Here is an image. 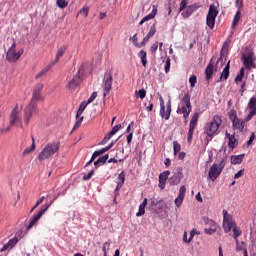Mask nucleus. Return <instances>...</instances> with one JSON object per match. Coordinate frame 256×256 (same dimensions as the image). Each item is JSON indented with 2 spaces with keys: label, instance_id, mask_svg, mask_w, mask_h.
Instances as JSON below:
<instances>
[{
  "label": "nucleus",
  "instance_id": "obj_24",
  "mask_svg": "<svg viewBox=\"0 0 256 256\" xmlns=\"http://www.w3.org/2000/svg\"><path fill=\"white\" fill-rule=\"evenodd\" d=\"M19 243V239L17 238H12L8 241V243L4 244L3 247L1 248V251H7V249H13Z\"/></svg>",
  "mask_w": 256,
  "mask_h": 256
},
{
  "label": "nucleus",
  "instance_id": "obj_14",
  "mask_svg": "<svg viewBox=\"0 0 256 256\" xmlns=\"http://www.w3.org/2000/svg\"><path fill=\"white\" fill-rule=\"evenodd\" d=\"M160 117H162V119H165V121H169L171 117V100L167 102L166 110L165 106L160 107Z\"/></svg>",
  "mask_w": 256,
  "mask_h": 256
},
{
  "label": "nucleus",
  "instance_id": "obj_29",
  "mask_svg": "<svg viewBox=\"0 0 256 256\" xmlns=\"http://www.w3.org/2000/svg\"><path fill=\"white\" fill-rule=\"evenodd\" d=\"M138 57L141 59V63L143 65V67H147V52H145V50H141L139 53H138Z\"/></svg>",
  "mask_w": 256,
  "mask_h": 256
},
{
  "label": "nucleus",
  "instance_id": "obj_28",
  "mask_svg": "<svg viewBox=\"0 0 256 256\" xmlns=\"http://www.w3.org/2000/svg\"><path fill=\"white\" fill-rule=\"evenodd\" d=\"M31 139H32V145L23 151L22 153L23 157H26V155H29L35 151V138L31 136Z\"/></svg>",
  "mask_w": 256,
  "mask_h": 256
},
{
  "label": "nucleus",
  "instance_id": "obj_13",
  "mask_svg": "<svg viewBox=\"0 0 256 256\" xmlns=\"http://www.w3.org/2000/svg\"><path fill=\"white\" fill-rule=\"evenodd\" d=\"M221 175V170H219V165L214 163L208 172V177L211 181H216V179Z\"/></svg>",
  "mask_w": 256,
  "mask_h": 256
},
{
  "label": "nucleus",
  "instance_id": "obj_51",
  "mask_svg": "<svg viewBox=\"0 0 256 256\" xmlns=\"http://www.w3.org/2000/svg\"><path fill=\"white\" fill-rule=\"evenodd\" d=\"M117 183H121L123 185V183H125V172L122 171L118 177H117Z\"/></svg>",
  "mask_w": 256,
  "mask_h": 256
},
{
  "label": "nucleus",
  "instance_id": "obj_19",
  "mask_svg": "<svg viewBox=\"0 0 256 256\" xmlns=\"http://www.w3.org/2000/svg\"><path fill=\"white\" fill-rule=\"evenodd\" d=\"M155 33H157V28L155 27V24H153L152 26H150L149 32L146 37L143 38L142 45H147V43H149V39H151V37H154Z\"/></svg>",
  "mask_w": 256,
  "mask_h": 256
},
{
  "label": "nucleus",
  "instance_id": "obj_16",
  "mask_svg": "<svg viewBox=\"0 0 256 256\" xmlns=\"http://www.w3.org/2000/svg\"><path fill=\"white\" fill-rule=\"evenodd\" d=\"M199 6L197 3H194L192 5H189L187 8H186V11L182 12L181 15L183 17V19H189V16L192 14V13H195V11H197V9H199Z\"/></svg>",
  "mask_w": 256,
  "mask_h": 256
},
{
  "label": "nucleus",
  "instance_id": "obj_9",
  "mask_svg": "<svg viewBox=\"0 0 256 256\" xmlns=\"http://www.w3.org/2000/svg\"><path fill=\"white\" fill-rule=\"evenodd\" d=\"M199 122V113L195 112L192 116L190 123H189V129H188V143L193 142V135L195 133V129L197 127V123Z\"/></svg>",
  "mask_w": 256,
  "mask_h": 256
},
{
  "label": "nucleus",
  "instance_id": "obj_58",
  "mask_svg": "<svg viewBox=\"0 0 256 256\" xmlns=\"http://www.w3.org/2000/svg\"><path fill=\"white\" fill-rule=\"evenodd\" d=\"M33 91L36 93H41V91H43V83L36 84Z\"/></svg>",
  "mask_w": 256,
  "mask_h": 256
},
{
  "label": "nucleus",
  "instance_id": "obj_4",
  "mask_svg": "<svg viewBox=\"0 0 256 256\" xmlns=\"http://www.w3.org/2000/svg\"><path fill=\"white\" fill-rule=\"evenodd\" d=\"M23 53V48L18 50L17 52V43L13 42L6 53V61H8L9 63H17V61L21 59V55H23Z\"/></svg>",
  "mask_w": 256,
  "mask_h": 256
},
{
  "label": "nucleus",
  "instance_id": "obj_7",
  "mask_svg": "<svg viewBox=\"0 0 256 256\" xmlns=\"http://www.w3.org/2000/svg\"><path fill=\"white\" fill-rule=\"evenodd\" d=\"M51 205H53V200H50V201L46 202L44 205H42V207L40 208L39 212L37 214H35L30 219V222H29V224L27 226V229H31V227H33V225H35L37 223L39 218L43 217L44 213L47 211V209H49V207H51Z\"/></svg>",
  "mask_w": 256,
  "mask_h": 256
},
{
  "label": "nucleus",
  "instance_id": "obj_31",
  "mask_svg": "<svg viewBox=\"0 0 256 256\" xmlns=\"http://www.w3.org/2000/svg\"><path fill=\"white\" fill-rule=\"evenodd\" d=\"M177 113H182L184 119L187 121V119H189V115L191 114V110L186 109L185 107H178Z\"/></svg>",
  "mask_w": 256,
  "mask_h": 256
},
{
  "label": "nucleus",
  "instance_id": "obj_36",
  "mask_svg": "<svg viewBox=\"0 0 256 256\" xmlns=\"http://www.w3.org/2000/svg\"><path fill=\"white\" fill-rule=\"evenodd\" d=\"M123 126L121 124L115 125L112 130L109 132L110 137H113V135H116L119 130H121Z\"/></svg>",
  "mask_w": 256,
  "mask_h": 256
},
{
  "label": "nucleus",
  "instance_id": "obj_56",
  "mask_svg": "<svg viewBox=\"0 0 256 256\" xmlns=\"http://www.w3.org/2000/svg\"><path fill=\"white\" fill-rule=\"evenodd\" d=\"M170 183H171V185H179V183H180V180H179V178L177 177V175H174V176H172L171 178H170Z\"/></svg>",
  "mask_w": 256,
  "mask_h": 256
},
{
  "label": "nucleus",
  "instance_id": "obj_44",
  "mask_svg": "<svg viewBox=\"0 0 256 256\" xmlns=\"http://www.w3.org/2000/svg\"><path fill=\"white\" fill-rule=\"evenodd\" d=\"M109 247H111V240H108L102 246V251H103L104 255H107V251H109Z\"/></svg>",
  "mask_w": 256,
  "mask_h": 256
},
{
  "label": "nucleus",
  "instance_id": "obj_41",
  "mask_svg": "<svg viewBox=\"0 0 256 256\" xmlns=\"http://www.w3.org/2000/svg\"><path fill=\"white\" fill-rule=\"evenodd\" d=\"M256 108V95L250 98V101L248 103V109L254 110Z\"/></svg>",
  "mask_w": 256,
  "mask_h": 256
},
{
  "label": "nucleus",
  "instance_id": "obj_48",
  "mask_svg": "<svg viewBox=\"0 0 256 256\" xmlns=\"http://www.w3.org/2000/svg\"><path fill=\"white\" fill-rule=\"evenodd\" d=\"M165 73H169L171 71V58H167L164 65Z\"/></svg>",
  "mask_w": 256,
  "mask_h": 256
},
{
  "label": "nucleus",
  "instance_id": "obj_46",
  "mask_svg": "<svg viewBox=\"0 0 256 256\" xmlns=\"http://www.w3.org/2000/svg\"><path fill=\"white\" fill-rule=\"evenodd\" d=\"M107 159H109V154L101 156L97 161L100 165H105V163H107Z\"/></svg>",
  "mask_w": 256,
  "mask_h": 256
},
{
  "label": "nucleus",
  "instance_id": "obj_54",
  "mask_svg": "<svg viewBox=\"0 0 256 256\" xmlns=\"http://www.w3.org/2000/svg\"><path fill=\"white\" fill-rule=\"evenodd\" d=\"M190 87H195L197 84V76L193 75L189 78Z\"/></svg>",
  "mask_w": 256,
  "mask_h": 256
},
{
  "label": "nucleus",
  "instance_id": "obj_45",
  "mask_svg": "<svg viewBox=\"0 0 256 256\" xmlns=\"http://www.w3.org/2000/svg\"><path fill=\"white\" fill-rule=\"evenodd\" d=\"M136 96L140 97L141 99H145V97H147V91L145 89H140L136 91Z\"/></svg>",
  "mask_w": 256,
  "mask_h": 256
},
{
  "label": "nucleus",
  "instance_id": "obj_5",
  "mask_svg": "<svg viewBox=\"0 0 256 256\" xmlns=\"http://www.w3.org/2000/svg\"><path fill=\"white\" fill-rule=\"evenodd\" d=\"M217 15H219V10H217L215 4H211L206 16V25L209 29H213L215 27V19H217Z\"/></svg>",
  "mask_w": 256,
  "mask_h": 256
},
{
  "label": "nucleus",
  "instance_id": "obj_64",
  "mask_svg": "<svg viewBox=\"0 0 256 256\" xmlns=\"http://www.w3.org/2000/svg\"><path fill=\"white\" fill-rule=\"evenodd\" d=\"M253 141H255V134H254V132L251 133L250 138H249V140L247 142V145L248 146L249 145H253Z\"/></svg>",
  "mask_w": 256,
  "mask_h": 256
},
{
  "label": "nucleus",
  "instance_id": "obj_1",
  "mask_svg": "<svg viewBox=\"0 0 256 256\" xmlns=\"http://www.w3.org/2000/svg\"><path fill=\"white\" fill-rule=\"evenodd\" d=\"M11 127H20L23 129V122L21 121V113L19 112V106L16 105L10 114V124L6 129H0V135L9 133Z\"/></svg>",
  "mask_w": 256,
  "mask_h": 256
},
{
  "label": "nucleus",
  "instance_id": "obj_17",
  "mask_svg": "<svg viewBox=\"0 0 256 256\" xmlns=\"http://www.w3.org/2000/svg\"><path fill=\"white\" fill-rule=\"evenodd\" d=\"M181 103L182 107H185V109H189V111L193 110V106H191V95L189 93L184 94Z\"/></svg>",
  "mask_w": 256,
  "mask_h": 256
},
{
  "label": "nucleus",
  "instance_id": "obj_42",
  "mask_svg": "<svg viewBox=\"0 0 256 256\" xmlns=\"http://www.w3.org/2000/svg\"><path fill=\"white\" fill-rule=\"evenodd\" d=\"M173 149H174V155H177V153H181V144H179V142L177 141H174Z\"/></svg>",
  "mask_w": 256,
  "mask_h": 256
},
{
  "label": "nucleus",
  "instance_id": "obj_49",
  "mask_svg": "<svg viewBox=\"0 0 256 256\" xmlns=\"http://www.w3.org/2000/svg\"><path fill=\"white\" fill-rule=\"evenodd\" d=\"M104 154V152H103V150L102 149H100V150H98V151H95L93 154H92V157H91V161H92V163H93V161H95V158L96 157H99L100 155H103Z\"/></svg>",
  "mask_w": 256,
  "mask_h": 256
},
{
  "label": "nucleus",
  "instance_id": "obj_59",
  "mask_svg": "<svg viewBox=\"0 0 256 256\" xmlns=\"http://www.w3.org/2000/svg\"><path fill=\"white\" fill-rule=\"evenodd\" d=\"M95 99H97V92H93L90 96V98L87 100V104H91L93 103V101H95Z\"/></svg>",
  "mask_w": 256,
  "mask_h": 256
},
{
  "label": "nucleus",
  "instance_id": "obj_26",
  "mask_svg": "<svg viewBox=\"0 0 256 256\" xmlns=\"http://www.w3.org/2000/svg\"><path fill=\"white\" fill-rule=\"evenodd\" d=\"M244 157H245V154L232 155L231 156V164L232 165H241L243 163V158Z\"/></svg>",
  "mask_w": 256,
  "mask_h": 256
},
{
  "label": "nucleus",
  "instance_id": "obj_15",
  "mask_svg": "<svg viewBox=\"0 0 256 256\" xmlns=\"http://www.w3.org/2000/svg\"><path fill=\"white\" fill-rule=\"evenodd\" d=\"M231 61H228L226 66L224 67L219 79L216 80V83H221L222 81H227L229 79V69H231Z\"/></svg>",
  "mask_w": 256,
  "mask_h": 256
},
{
  "label": "nucleus",
  "instance_id": "obj_47",
  "mask_svg": "<svg viewBox=\"0 0 256 256\" xmlns=\"http://www.w3.org/2000/svg\"><path fill=\"white\" fill-rule=\"evenodd\" d=\"M83 123V116H81L80 118L78 117L77 118V121H76V123H75V125H74V127H73V131H77V129L79 128V127H81V124Z\"/></svg>",
  "mask_w": 256,
  "mask_h": 256
},
{
  "label": "nucleus",
  "instance_id": "obj_62",
  "mask_svg": "<svg viewBox=\"0 0 256 256\" xmlns=\"http://www.w3.org/2000/svg\"><path fill=\"white\" fill-rule=\"evenodd\" d=\"M157 49H159V42L154 43V44L150 47L151 53H155V52L157 51Z\"/></svg>",
  "mask_w": 256,
  "mask_h": 256
},
{
  "label": "nucleus",
  "instance_id": "obj_50",
  "mask_svg": "<svg viewBox=\"0 0 256 256\" xmlns=\"http://www.w3.org/2000/svg\"><path fill=\"white\" fill-rule=\"evenodd\" d=\"M189 3L188 0H181L180 7H179V13L183 11L184 9H187V4Z\"/></svg>",
  "mask_w": 256,
  "mask_h": 256
},
{
  "label": "nucleus",
  "instance_id": "obj_43",
  "mask_svg": "<svg viewBox=\"0 0 256 256\" xmlns=\"http://www.w3.org/2000/svg\"><path fill=\"white\" fill-rule=\"evenodd\" d=\"M236 243V251H243L245 249V242L239 243V239L235 240Z\"/></svg>",
  "mask_w": 256,
  "mask_h": 256
},
{
  "label": "nucleus",
  "instance_id": "obj_55",
  "mask_svg": "<svg viewBox=\"0 0 256 256\" xmlns=\"http://www.w3.org/2000/svg\"><path fill=\"white\" fill-rule=\"evenodd\" d=\"M185 198L184 197H181V196H178L176 199H175V205L176 207H181V205H183V200Z\"/></svg>",
  "mask_w": 256,
  "mask_h": 256
},
{
  "label": "nucleus",
  "instance_id": "obj_11",
  "mask_svg": "<svg viewBox=\"0 0 256 256\" xmlns=\"http://www.w3.org/2000/svg\"><path fill=\"white\" fill-rule=\"evenodd\" d=\"M242 61L244 67L248 69V71H251L253 67L255 68V58L253 52H247L246 54L242 55Z\"/></svg>",
  "mask_w": 256,
  "mask_h": 256
},
{
  "label": "nucleus",
  "instance_id": "obj_8",
  "mask_svg": "<svg viewBox=\"0 0 256 256\" xmlns=\"http://www.w3.org/2000/svg\"><path fill=\"white\" fill-rule=\"evenodd\" d=\"M39 109L37 108V103L31 101L28 106L24 108V123L25 125H29V121L33 117L34 113H37Z\"/></svg>",
  "mask_w": 256,
  "mask_h": 256
},
{
  "label": "nucleus",
  "instance_id": "obj_21",
  "mask_svg": "<svg viewBox=\"0 0 256 256\" xmlns=\"http://www.w3.org/2000/svg\"><path fill=\"white\" fill-rule=\"evenodd\" d=\"M55 67V62H50L48 65L45 66L38 74L35 75V79H40L43 75H46L48 71H51Z\"/></svg>",
  "mask_w": 256,
  "mask_h": 256
},
{
  "label": "nucleus",
  "instance_id": "obj_32",
  "mask_svg": "<svg viewBox=\"0 0 256 256\" xmlns=\"http://www.w3.org/2000/svg\"><path fill=\"white\" fill-rule=\"evenodd\" d=\"M87 105H89L87 102H82L77 114H76V119H79V117H81V115H83V111H85V109H87Z\"/></svg>",
  "mask_w": 256,
  "mask_h": 256
},
{
  "label": "nucleus",
  "instance_id": "obj_63",
  "mask_svg": "<svg viewBox=\"0 0 256 256\" xmlns=\"http://www.w3.org/2000/svg\"><path fill=\"white\" fill-rule=\"evenodd\" d=\"M225 160H221L219 165H218V170L222 173L223 169H225Z\"/></svg>",
  "mask_w": 256,
  "mask_h": 256
},
{
  "label": "nucleus",
  "instance_id": "obj_25",
  "mask_svg": "<svg viewBox=\"0 0 256 256\" xmlns=\"http://www.w3.org/2000/svg\"><path fill=\"white\" fill-rule=\"evenodd\" d=\"M232 127L233 129L243 131V129H245V122L242 119L236 118V120L232 121Z\"/></svg>",
  "mask_w": 256,
  "mask_h": 256
},
{
  "label": "nucleus",
  "instance_id": "obj_20",
  "mask_svg": "<svg viewBox=\"0 0 256 256\" xmlns=\"http://www.w3.org/2000/svg\"><path fill=\"white\" fill-rule=\"evenodd\" d=\"M225 135L229 140L228 147H230V149H235V147L239 145V141L235 138V135H231L229 132H226Z\"/></svg>",
  "mask_w": 256,
  "mask_h": 256
},
{
  "label": "nucleus",
  "instance_id": "obj_39",
  "mask_svg": "<svg viewBox=\"0 0 256 256\" xmlns=\"http://www.w3.org/2000/svg\"><path fill=\"white\" fill-rule=\"evenodd\" d=\"M169 175H171L170 171H164L159 175V180L160 181H167L169 179Z\"/></svg>",
  "mask_w": 256,
  "mask_h": 256
},
{
  "label": "nucleus",
  "instance_id": "obj_33",
  "mask_svg": "<svg viewBox=\"0 0 256 256\" xmlns=\"http://www.w3.org/2000/svg\"><path fill=\"white\" fill-rule=\"evenodd\" d=\"M63 55H65V49L60 48L56 54L55 60L51 61V63H55V65H56L59 62V60L61 59V57H63Z\"/></svg>",
  "mask_w": 256,
  "mask_h": 256
},
{
  "label": "nucleus",
  "instance_id": "obj_27",
  "mask_svg": "<svg viewBox=\"0 0 256 256\" xmlns=\"http://www.w3.org/2000/svg\"><path fill=\"white\" fill-rule=\"evenodd\" d=\"M146 207H147V198H144L143 202L139 205V210L136 213V217H143V215H145Z\"/></svg>",
  "mask_w": 256,
  "mask_h": 256
},
{
  "label": "nucleus",
  "instance_id": "obj_40",
  "mask_svg": "<svg viewBox=\"0 0 256 256\" xmlns=\"http://www.w3.org/2000/svg\"><path fill=\"white\" fill-rule=\"evenodd\" d=\"M138 38H137V34H135L134 36H132V43L135 47L141 48V47H145V44H143V42H141L140 44L137 42Z\"/></svg>",
  "mask_w": 256,
  "mask_h": 256
},
{
  "label": "nucleus",
  "instance_id": "obj_30",
  "mask_svg": "<svg viewBox=\"0 0 256 256\" xmlns=\"http://www.w3.org/2000/svg\"><path fill=\"white\" fill-rule=\"evenodd\" d=\"M239 21H241V10H237L233 22H232V29H235L239 25Z\"/></svg>",
  "mask_w": 256,
  "mask_h": 256
},
{
  "label": "nucleus",
  "instance_id": "obj_52",
  "mask_svg": "<svg viewBox=\"0 0 256 256\" xmlns=\"http://www.w3.org/2000/svg\"><path fill=\"white\" fill-rule=\"evenodd\" d=\"M93 175H95V170H91L88 174H85L82 179L83 181H89Z\"/></svg>",
  "mask_w": 256,
  "mask_h": 256
},
{
  "label": "nucleus",
  "instance_id": "obj_23",
  "mask_svg": "<svg viewBox=\"0 0 256 256\" xmlns=\"http://www.w3.org/2000/svg\"><path fill=\"white\" fill-rule=\"evenodd\" d=\"M203 221H204V225H206L207 228H210V229H219V224H217V222H215V220L213 219H210L208 217H204L203 218Z\"/></svg>",
  "mask_w": 256,
  "mask_h": 256
},
{
  "label": "nucleus",
  "instance_id": "obj_61",
  "mask_svg": "<svg viewBox=\"0 0 256 256\" xmlns=\"http://www.w3.org/2000/svg\"><path fill=\"white\" fill-rule=\"evenodd\" d=\"M56 5H57V7H59L60 9H65V0H57V1H56Z\"/></svg>",
  "mask_w": 256,
  "mask_h": 256
},
{
  "label": "nucleus",
  "instance_id": "obj_6",
  "mask_svg": "<svg viewBox=\"0 0 256 256\" xmlns=\"http://www.w3.org/2000/svg\"><path fill=\"white\" fill-rule=\"evenodd\" d=\"M222 214H223L222 227L225 233H229L233 229V227L237 225V223L233 221V216H231V214H229L227 210H223Z\"/></svg>",
  "mask_w": 256,
  "mask_h": 256
},
{
  "label": "nucleus",
  "instance_id": "obj_10",
  "mask_svg": "<svg viewBox=\"0 0 256 256\" xmlns=\"http://www.w3.org/2000/svg\"><path fill=\"white\" fill-rule=\"evenodd\" d=\"M102 87L104 91V97H107V95H109V91H111V87H113V74H111V72H106L104 74Z\"/></svg>",
  "mask_w": 256,
  "mask_h": 256
},
{
  "label": "nucleus",
  "instance_id": "obj_53",
  "mask_svg": "<svg viewBox=\"0 0 256 256\" xmlns=\"http://www.w3.org/2000/svg\"><path fill=\"white\" fill-rule=\"evenodd\" d=\"M204 233H206V235H213L217 233V228H205Z\"/></svg>",
  "mask_w": 256,
  "mask_h": 256
},
{
  "label": "nucleus",
  "instance_id": "obj_3",
  "mask_svg": "<svg viewBox=\"0 0 256 256\" xmlns=\"http://www.w3.org/2000/svg\"><path fill=\"white\" fill-rule=\"evenodd\" d=\"M219 127H221V117L215 115L211 122H208L204 127V133L208 137H213L217 131H219Z\"/></svg>",
  "mask_w": 256,
  "mask_h": 256
},
{
  "label": "nucleus",
  "instance_id": "obj_22",
  "mask_svg": "<svg viewBox=\"0 0 256 256\" xmlns=\"http://www.w3.org/2000/svg\"><path fill=\"white\" fill-rule=\"evenodd\" d=\"M157 16V8L153 6L152 12L148 15H146L142 20L139 22V25H143V23H146V21H151V19H155Z\"/></svg>",
  "mask_w": 256,
  "mask_h": 256
},
{
  "label": "nucleus",
  "instance_id": "obj_35",
  "mask_svg": "<svg viewBox=\"0 0 256 256\" xmlns=\"http://www.w3.org/2000/svg\"><path fill=\"white\" fill-rule=\"evenodd\" d=\"M78 15H81L82 17H89V6H84L81 8L78 12Z\"/></svg>",
  "mask_w": 256,
  "mask_h": 256
},
{
  "label": "nucleus",
  "instance_id": "obj_37",
  "mask_svg": "<svg viewBox=\"0 0 256 256\" xmlns=\"http://www.w3.org/2000/svg\"><path fill=\"white\" fill-rule=\"evenodd\" d=\"M228 117H229L230 121H232V122L239 119V117H237V111H235L233 109L228 112Z\"/></svg>",
  "mask_w": 256,
  "mask_h": 256
},
{
  "label": "nucleus",
  "instance_id": "obj_2",
  "mask_svg": "<svg viewBox=\"0 0 256 256\" xmlns=\"http://www.w3.org/2000/svg\"><path fill=\"white\" fill-rule=\"evenodd\" d=\"M61 147V144L59 142H52L48 143L42 151L38 155V161H45V159H50V157H53Z\"/></svg>",
  "mask_w": 256,
  "mask_h": 256
},
{
  "label": "nucleus",
  "instance_id": "obj_12",
  "mask_svg": "<svg viewBox=\"0 0 256 256\" xmlns=\"http://www.w3.org/2000/svg\"><path fill=\"white\" fill-rule=\"evenodd\" d=\"M83 83V77L81 76V69H78L77 73L73 76L72 80L68 82V89L75 91Z\"/></svg>",
  "mask_w": 256,
  "mask_h": 256
},
{
  "label": "nucleus",
  "instance_id": "obj_38",
  "mask_svg": "<svg viewBox=\"0 0 256 256\" xmlns=\"http://www.w3.org/2000/svg\"><path fill=\"white\" fill-rule=\"evenodd\" d=\"M33 103H37V101H41V92H35L33 90V94H32V100Z\"/></svg>",
  "mask_w": 256,
  "mask_h": 256
},
{
  "label": "nucleus",
  "instance_id": "obj_34",
  "mask_svg": "<svg viewBox=\"0 0 256 256\" xmlns=\"http://www.w3.org/2000/svg\"><path fill=\"white\" fill-rule=\"evenodd\" d=\"M233 231V237L234 240L237 241V239H239V237H241V229H239V227H237V225L235 227L232 228Z\"/></svg>",
  "mask_w": 256,
  "mask_h": 256
},
{
  "label": "nucleus",
  "instance_id": "obj_57",
  "mask_svg": "<svg viewBox=\"0 0 256 256\" xmlns=\"http://www.w3.org/2000/svg\"><path fill=\"white\" fill-rule=\"evenodd\" d=\"M185 193H187V188L185 186H181L180 189H179L178 197H184L185 198Z\"/></svg>",
  "mask_w": 256,
  "mask_h": 256
},
{
  "label": "nucleus",
  "instance_id": "obj_60",
  "mask_svg": "<svg viewBox=\"0 0 256 256\" xmlns=\"http://www.w3.org/2000/svg\"><path fill=\"white\" fill-rule=\"evenodd\" d=\"M244 173H245V169L239 170V171L234 175V179H240V177H243Z\"/></svg>",
  "mask_w": 256,
  "mask_h": 256
},
{
  "label": "nucleus",
  "instance_id": "obj_18",
  "mask_svg": "<svg viewBox=\"0 0 256 256\" xmlns=\"http://www.w3.org/2000/svg\"><path fill=\"white\" fill-rule=\"evenodd\" d=\"M215 72L214 66H213V61L211 60L206 69H205V79L206 81H210V79H213V73Z\"/></svg>",
  "mask_w": 256,
  "mask_h": 256
}]
</instances>
